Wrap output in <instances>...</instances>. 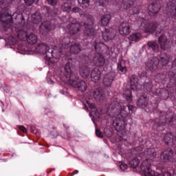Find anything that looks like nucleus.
Segmentation results:
<instances>
[{"label":"nucleus","mask_w":176,"mask_h":176,"mask_svg":"<svg viewBox=\"0 0 176 176\" xmlns=\"http://www.w3.org/2000/svg\"><path fill=\"white\" fill-rule=\"evenodd\" d=\"M138 105L140 108H146V105H148V98L145 96H140L138 101Z\"/></svg>","instance_id":"nucleus-29"},{"label":"nucleus","mask_w":176,"mask_h":176,"mask_svg":"<svg viewBox=\"0 0 176 176\" xmlns=\"http://www.w3.org/2000/svg\"><path fill=\"white\" fill-rule=\"evenodd\" d=\"M94 47L97 54L94 58V64L96 67H103L104 64H105V58L101 55V53H102V52H108L109 48H108L107 45L97 41L94 43Z\"/></svg>","instance_id":"nucleus-7"},{"label":"nucleus","mask_w":176,"mask_h":176,"mask_svg":"<svg viewBox=\"0 0 176 176\" xmlns=\"http://www.w3.org/2000/svg\"><path fill=\"white\" fill-rule=\"evenodd\" d=\"M80 75L83 79H86V78L90 75V68L87 67H82L80 69Z\"/></svg>","instance_id":"nucleus-30"},{"label":"nucleus","mask_w":176,"mask_h":176,"mask_svg":"<svg viewBox=\"0 0 176 176\" xmlns=\"http://www.w3.org/2000/svg\"><path fill=\"white\" fill-rule=\"evenodd\" d=\"M47 2L52 6H56V5H57V0H47Z\"/></svg>","instance_id":"nucleus-41"},{"label":"nucleus","mask_w":176,"mask_h":176,"mask_svg":"<svg viewBox=\"0 0 176 176\" xmlns=\"http://www.w3.org/2000/svg\"><path fill=\"white\" fill-rule=\"evenodd\" d=\"M11 16L12 23L10 26H6V24L1 21L4 28H10L13 24V19H14L15 21H14V28H12V31H14L16 33L18 39L20 41L27 39L28 43H30V45H35V43L38 42V37H36L34 34H31L27 36V32L22 30L21 29L24 25H25V19H24L23 14H21V12H14Z\"/></svg>","instance_id":"nucleus-1"},{"label":"nucleus","mask_w":176,"mask_h":176,"mask_svg":"<svg viewBox=\"0 0 176 176\" xmlns=\"http://www.w3.org/2000/svg\"><path fill=\"white\" fill-rule=\"evenodd\" d=\"M113 79H115V73H109L104 76V78H103V84L106 86V87H109V86L112 85Z\"/></svg>","instance_id":"nucleus-18"},{"label":"nucleus","mask_w":176,"mask_h":176,"mask_svg":"<svg viewBox=\"0 0 176 176\" xmlns=\"http://www.w3.org/2000/svg\"><path fill=\"white\" fill-rule=\"evenodd\" d=\"M122 96L126 98L127 102H131V101H133V95L130 89L124 90L122 93Z\"/></svg>","instance_id":"nucleus-34"},{"label":"nucleus","mask_w":176,"mask_h":176,"mask_svg":"<svg viewBox=\"0 0 176 176\" xmlns=\"http://www.w3.org/2000/svg\"><path fill=\"white\" fill-rule=\"evenodd\" d=\"M72 12H73V13H78L80 14V16L83 15V10H82V9H80V8H78V7L73 8Z\"/></svg>","instance_id":"nucleus-39"},{"label":"nucleus","mask_w":176,"mask_h":176,"mask_svg":"<svg viewBox=\"0 0 176 176\" xmlns=\"http://www.w3.org/2000/svg\"><path fill=\"white\" fill-rule=\"evenodd\" d=\"M111 21V14H104L101 18V25H103L104 27L108 25L109 24V21Z\"/></svg>","instance_id":"nucleus-33"},{"label":"nucleus","mask_w":176,"mask_h":176,"mask_svg":"<svg viewBox=\"0 0 176 176\" xmlns=\"http://www.w3.org/2000/svg\"><path fill=\"white\" fill-rule=\"evenodd\" d=\"M94 97L96 101H99L100 102H102L105 99V95H104V92L101 88H97L94 91Z\"/></svg>","instance_id":"nucleus-19"},{"label":"nucleus","mask_w":176,"mask_h":176,"mask_svg":"<svg viewBox=\"0 0 176 176\" xmlns=\"http://www.w3.org/2000/svg\"><path fill=\"white\" fill-rule=\"evenodd\" d=\"M141 156H144L146 157V160H143L144 162H151V168H152V163L153 162V159H155V156H156V150L153 148H147L144 153H140Z\"/></svg>","instance_id":"nucleus-12"},{"label":"nucleus","mask_w":176,"mask_h":176,"mask_svg":"<svg viewBox=\"0 0 176 176\" xmlns=\"http://www.w3.org/2000/svg\"><path fill=\"white\" fill-rule=\"evenodd\" d=\"M18 128L19 129V130L23 131V133H27V129L25 127L23 126H18Z\"/></svg>","instance_id":"nucleus-45"},{"label":"nucleus","mask_w":176,"mask_h":176,"mask_svg":"<svg viewBox=\"0 0 176 176\" xmlns=\"http://www.w3.org/2000/svg\"><path fill=\"white\" fill-rule=\"evenodd\" d=\"M135 13H138V11L133 12V14H135Z\"/></svg>","instance_id":"nucleus-50"},{"label":"nucleus","mask_w":176,"mask_h":176,"mask_svg":"<svg viewBox=\"0 0 176 176\" xmlns=\"http://www.w3.org/2000/svg\"><path fill=\"white\" fill-rule=\"evenodd\" d=\"M129 39L131 42H140V41H141V39H142V34L140 32H134L132 33L129 37Z\"/></svg>","instance_id":"nucleus-26"},{"label":"nucleus","mask_w":176,"mask_h":176,"mask_svg":"<svg viewBox=\"0 0 176 176\" xmlns=\"http://www.w3.org/2000/svg\"><path fill=\"white\" fill-rule=\"evenodd\" d=\"M32 23L34 24H41L40 26V32L41 34H43V28L45 31H50L52 30V28H50V25H45V23H42V16H41V13L38 12H36L34 14L32 15Z\"/></svg>","instance_id":"nucleus-11"},{"label":"nucleus","mask_w":176,"mask_h":176,"mask_svg":"<svg viewBox=\"0 0 176 176\" xmlns=\"http://www.w3.org/2000/svg\"><path fill=\"white\" fill-rule=\"evenodd\" d=\"M62 8L65 11H68L69 9H71V4L69 3H64V4L62 6Z\"/></svg>","instance_id":"nucleus-40"},{"label":"nucleus","mask_w":176,"mask_h":176,"mask_svg":"<svg viewBox=\"0 0 176 176\" xmlns=\"http://www.w3.org/2000/svg\"><path fill=\"white\" fill-rule=\"evenodd\" d=\"M101 78V72L98 68L94 69L91 72V79L92 82L97 83Z\"/></svg>","instance_id":"nucleus-22"},{"label":"nucleus","mask_w":176,"mask_h":176,"mask_svg":"<svg viewBox=\"0 0 176 176\" xmlns=\"http://www.w3.org/2000/svg\"><path fill=\"white\" fill-rule=\"evenodd\" d=\"M134 2H135V0H122L120 8L124 10H127L134 5Z\"/></svg>","instance_id":"nucleus-25"},{"label":"nucleus","mask_w":176,"mask_h":176,"mask_svg":"<svg viewBox=\"0 0 176 176\" xmlns=\"http://www.w3.org/2000/svg\"><path fill=\"white\" fill-rule=\"evenodd\" d=\"M157 76H160V74L157 75Z\"/></svg>","instance_id":"nucleus-52"},{"label":"nucleus","mask_w":176,"mask_h":176,"mask_svg":"<svg viewBox=\"0 0 176 176\" xmlns=\"http://www.w3.org/2000/svg\"><path fill=\"white\" fill-rule=\"evenodd\" d=\"M118 70L121 74H126L127 72V67H126V61L120 60L118 64Z\"/></svg>","instance_id":"nucleus-27"},{"label":"nucleus","mask_w":176,"mask_h":176,"mask_svg":"<svg viewBox=\"0 0 176 176\" xmlns=\"http://www.w3.org/2000/svg\"><path fill=\"white\" fill-rule=\"evenodd\" d=\"M84 20H87V23L81 22L80 23L76 22L75 18L71 17L69 21L70 24L67 25V28L72 35H75L80 31L82 26L85 25L84 35L85 36H93L96 34V30L93 28L94 21L91 16L84 15Z\"/></svg>","instance_id":"nucleus-2"},{"label":"nucleus","mask_w":176,"mask_h":176,"mask_svg":"<svg viewBox=\"0 0 176 176\" xmlns=\"http://www.w3.org/2000/svg\"><path fill=\"white\" fill-rule=\"evenodd\" d=\"M116 126H120V122H117Z\"/></svg>","instance_id":"nucleus-47"},{"label":"nucleus","mask_w":176,"mask_h":176,"mask_svg":"<svg viewBox=\"0 0 176 176\" xmlns=\"http://www.w3.org/2000/svg\"><path fill=\"white\" fill-rule=\"evenodd\" d=\"M158 42L160 45L161 49H163L164 50H166V49H168L170 46V42L168 40H167V37L164 35H162L159 37Z\"/></svg>","instance_id":"nucleus-20"},{"label":"nucleus","mask_w":176,"mask_h":176,"mask_svg":"<svg viewBox=\"0 0 176 176\" xmlns=\"http://www.w3.org/2000/svg\"><path fill=\"white\" fill-rule=\"evenodd\" d=\"M135 151L138 152V154L134 157L129 162V165L132 168H137L140 164V162L142 157H141L140 152H142V147H137Z\"/></svg>","instance_id":"nucleus-13"},{"label":"nucleus","mask_w":176,"mask_h":176,"mask_svg":"<svg viewBox=\"0 0 176 176\" xmlns=\"http://www.w3.org/2000/svg\"><path fill=\"white\" fill-rule=\"evenodd\" d=\"M148 14L150 16H155L160 11V6L157 3H153L148 6Z\"/></svg>","instance_id":"nucleus-21"},{"label":"nucleus","mask_w":176,"mask_h":176,"mask_svg":"<svg viewBox=\"0 0 176 176\" xmlns=\"http://www.w3.org/2000/svg\"><path fill=\"white\" fill-rule=\"evenodd\" d=\"M171 10H172L171 16L173 19H175L176 20V1L175 0L172 1Z\"/></svg>","instance_id":"nucleus-36"},{"label":"nucleus","mask_w":176,"mask_h":176,"mask_svg":"<svg viewBox=\"0 0 176 176\" xmlns=\"http://www.w3.org/2000/svg\"><path fill=\"white\" fill-rule=\"evenodd\" d=\"M108 109L111 111H117L118 113H120L123 116H128L130 112H134L135 111V107L133 105H128L127 107H122V104H120L118 100H116L108 107ZM116 109V110H115Z\"/></svg>","instance_id":"nucleus-8"},{"label":"nucleus","mask_w":176,"mask_h":176,"mask_svg":"<svg viewBox=\"0 0 176 176\" xmlns=\"http://www.w3.org/2000/svg\"><path fill=\"white\" fill-rule=\"evenodd\" d=\"M138 78L135 77H132L130 81V87L131 90H138Z\"/></svg>","instance_id":"nucleus-31"},{"label":"nucleus","mask_w":176,"mask_h":176,"mask_svg":"<svg viewBox=\"0 0 176 176\" xmlns=\"http://www.w3.org/2000/svg\"><path fill=\"white\" fill-rule=\"evenodd\" d=\"M96 134L97 137H98L99 138H102V137H104L102 132H101V131H100L98 129L96 130Z\"/></svg>","instance_id":"nucleus-42"},{"label":"nucleus","mask_w":176,"mask_h":176,"mask_svg":"<svg viewBox=\"0 0 176 176\" xmlns=\"http://www.w3.org/2000/svg\"><path fill=\"white\" fill-rule=\"evenodd\" d=\"M127 167L128 166L125 163H122L120 166V168H121V170H122V171H124V170H127Z\"/></svg>","instance_id":"nucleus-43"},{"label":"nucleus","mask_w":176,"mask_h":176,"mask_svg":"<svg viewBox=\"0 0 176 176\" xmlns=\"http://www.w3.org/2000/svg\"><path fill=\"white\" fill-rule=\"evenodd\" d=\"M69 85L75 87L76 89H78L80 91H86L87 90V84L86 82L83 81L82 80H79L78 77L74 76V78H72L68 81Z\"/></svg>","instance_id":"nucleus-10"},{"label":"nucleus","mask_w":176,"mask_h":176,"mask_svg":"<svg viewBox=\"0 0 176 176\" xmlns=\"http://www.w3.org/2000/svg\"><path fill=\"white\" fill-rule=\"evenodd\" d=\"M160 76H161L162 78H164V74H161Z\"/></svg>","instance_id":"nucleus-49"},{"label":"nucleus","mask_w":176,"mask_h":176,"mask_svg":"<svg viewBox=\"0 0 176 176\" xmlns=\"http://www.w3.org/2000/svg\"><path fill=\"white\" fill-rule=\"evenodd\" d=\"M78 2L82 8H89L90 6V0H78Z\"/></svg>","instance_id":"nucleus-37"},{"label":"nucleus","mask_w":176,"mask_h":176,"mask_svg":"<svg viewBox=\"0 0 176 176\" xmlns=\"http://www.w3.org/2000/svg\"><path fill=\"white\" fill-rule=\"evenodd\" d=\"M15 0H0V8L2 9V13L0 14V20L6 27H10L12 24V11L9 9L12 2Z\"/></svg>","instance_id":"nucleus-4"},{"label":"nucleus","mask_w":176,"mask_h":176,"mask_svg":"<svg viewBox=\"0 0 176 176\" xmlns=\"http://www.w3.org/2000/svg\"><path fill=\"white\" fill-rule=\"evenodd\" d=\"M50 49V48L47 46V45L45 43H41L38 45L37 47H36L35 52L39 54H45V53L49 52Z\"/></svg>","instance_id":"nucleus-24"},{"label":"nucleus","mask_w":176,"mask_h":176,"mask_svg":"<svg viewBox=\"0 0 176 176\" xmlns=\"http://www.w3.org/2000/svg\"><path fill=\"white\" fill-rule=\"evenodd\" d=\"M87 103L89 105V107L91 108V109H94V108H96V104H94V103H90L89 102V101H87Z\"/></svg>","instance_id":"nucleus-44"},{"label":"nucleus","mask_w":176,"mask_h":176,"mask_svg":"<svg viewBox=\"0 0 176 176\" xmlns=\"http://www.w3.org/2000/svg\"><path fill=\"white\" fill-rule=\"evenodd\" d=\"M115 36H116V33L115 30H112V29H106L102 33V38L105 41H112Z\"/></svg>","instance_id":"nucleus-16"},{"label":"nucleus","mask_w":176,"mask_h":176,"mask_svg":"<svg viewBox=\"0 0 176 176\" xmlns=\"http://www.w3.org/2000/svg\"><path fill=\"white\" fill-rule=\"evenodd\" d=\"M135 24H138L140 30H143L144 32H148L149 34H152L155 31H157V34L161 32L160 26L157 25V22H151L144 18H139Z\"/></svg>","instance_id":"nucleus-5"},{"label":"nucleus","mask_w":176,"mask_h":176,"mask_svg":"<svg viewBox=\"0 0 176 176\" xmlns=\"http://www.w3.org/2000/svg\"><path fill=\"white\" fill-rule=\"evenodd\" d=\"M174 120H175V118H168L167 116L166 117H160V122H158L159 126H164L168 122L169 124H171V123H173Z\"/></svg>","instance_id":"nucleus-28"},{"label":"nucleus","mask_w":176,"mask_h":176,"mask_svg":"<svg viewBox=\"0 0 176 176\" xmlns=\"http://www.w3.org/2000/svg\"><path fill=\"white\" fill-rule=\"evenodd\" d=\"M141 171L144 176H171V173L164 172L162 174L152 170L151 168V161H144L140 166Z\"/></svg>","instance_id":"nucleus-9"},{"label":"nucleus","mask_w":176,"mask_h":176,"mask_svg":"<svg viewBox=\"0 0 176 176\" xmlns=\"http://www.w3.org/2000/svg\"><path fill=\"white\" fill-rule=\"evenodd\" d=\"M26 6H31L32 3L37 4L39 0H24Z\"/></svg>","instance_id":"nucleus-38"},{"label":"nucleus","mask_w":176,"mask_h":176,"mask_svg":"<svg viewBox=\"0 0 176 176\" xmlns=\"http://www.w3.org/2000/svg\"><path fill=\"white\" fill-rule=\"evenodd\" d=\"M69 60H72V58H69Z\"/></svg>","instance_id":"nucleus-53"},{"label":"nucleus","mask_w":176,"mask_h":176,"mask_svg":"<svg viewBox=\"0 0 176 176\" xmlns=\"http://www.w3.org/2000/svg\"><path fill=\"white\" fill-rule=\"evenodd\" d=\"M12 38H13L12 41H16V36H13Z\"/></svg>","instance_id":"nucleus-48"},{"label":"nucleus","mask_w":176,"mask_h":176,"mask_svg":"<svg viewBox=\"0 0 176 176\" xmlns=\"http://www.w3.org/2000/svg\"><path fill=\"white\" fill-rule=\"evenodd\" d=\"M118 31L120 34L122 36H127V35H130V33L131 32L130 23L128 22H123L120 23Z\"/></svg>","instance_id":"nucleus-14"},{"label":"nucleus","mask_w":176,"mask_h":176,"mask_svg":"<svg viewBox=\"0 0 176 176\" xmlns=\"http://www.w3.org/2000/svg\"><path fill=\"white\" fill-rule=\"evenodd\" d=\"M65 71L66 72V82H69L72 78V79L76 76L72 69H71V63L68 62L65 66Z\"/></svg>","instance_id":"nucleus-17"},{"label":"nucleus","mask_w":176,"mask_h":176,"mask_svg":"<svg viewBox=\"0 0 176 176\" xmlns=\"http://www.w3.org/2000/svg\"><path fill=\"white\" fill-rule=\"evenodd\" d=\"M70 46V52L73 54H77V53H79L80 52V47L79 46V44L78 43H63L59 45V47L57 46H55L54 49L52 51V57H55V58H58L61 56V54H63V49H68Z\"/></svg>","instance_id":"nucleus-6"},{"label":"nucleus","mask_w":176,"mask_h":176,"mask_svg":"<svg viewBox=\"0 0 176 176\" xmlns=\"http://www.w3.org/2000/svg\"><path fill=\"white\" fill-rule=\"evenodd\" d=\"M160 159L162 160H169V162H175L176 160V154L174 153L170 150H166L162 153V154L160 156Z\"/></svg>","instance_id":"nucleus-15"},{"label":"nucleus","mask_w":176,"mask_h":176,"mask_svg":"<svg viewBox=\"0 0 176 176\" xmlns=\"http://www.w3.org/2000/svg\"><path fill=\"white\" fill-rule=\"evenodd\" d=\"M147 46L149 47V49H152L155 53H157V52H159V44L156 41H149L147 43Z\"/></svg>","instance_id":"nucleus-32"},{"label":"nucleus","mask_w":176,"mask_h":176,"mask_svg":"<svg viewBox=\"0 0 176 176\" xmlns=\"http://www.w3.org/2000/svg\"><path fill=\"white\" fill-rule=\"evenodd\" d=\"M85 109H86V111H87V107H85Z\"/></svg>","instance_id":"nucleus-51"},{"label":"nucleus","mask_w":176,"mask_h":176,"mask_svg":"<svg viewBox=\"0 0 176 176\" xmlns=\"http://www.w3.org/2000/svg\"><path fill=\"white\" fill-rule=\"evenodd\" d=\"M78 173H79L78 170H74V171L73 172V175H75L76 174H78Z\"/></svg>","instance_id":"nucleus-46"},{"label":"nucleus","mask_w":176,"mask_h":176,"mask_svg":"<svg viewBox=\"0 0 176 176\" xmlns=\"http://www.w3.org/2000/svg\"><path fill=\"white\" fill-rule=\"evenodd\" d=\"M144 89L146 90L148 93H152L153 89V85L152 84V81L148 78L146 82L144 84Z\"/></svg>","instance_id":"nucleus-35"},{"label":"nucleus","mask_w":176,"mask_h":176,"mask_svg":"<svg viewBox=\"0 0 176 176\" xmlns=\"http://www.w3.org/2000/svg\"><path fill=\"white\" fill-rule=\"evenodd\" d=\"M170 60H171V56L167 54H162L158 59L156 57L148 59L146 63V70L153 73L157 69L159 64L163 66L167 65L170 63Z\"/></svg>","instance_id":"nucleus-3"},{"label":"nucleus","mask_w":176,"mask_h":176,"mask_svg":"<svg viewBox=\"0 0 176 176\" xmlns=\"http://www.w3.org/2000/svg\"><path fill=\"white\" fill-rule=\"evenodd\" d=\"M164 140L166 145H169V146H173L176 142V137L172 133L165 135Z\"/></svg>","instance_id":"nucleus-23"}]
</instances>
